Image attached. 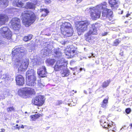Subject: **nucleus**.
I'll list each match as a JSON object with an SVG mask.
<instances>
[{
    "mask_svg": "<svg viewBox=\"0 0 132 132\" xmlns=\"http://www.w3.org/2000/svg\"><path fill=\"white\" fill-rule=\"evenodd\" d=\"M106 3L104 2L98 5L96 7L87 8L85 10V12L88 11L90 13L91 18L93 20H96L100 17L101 12L100 10H103L102 17L103 19L109 17H112V11L111 10L106 8Z\"/></svg>",
    "mask_w": 132,
    "mask_h": 132,
    "instance_id": "nucleus-1",
    "label": "nucleus"
},
{
    "mask_svg": "<svg viewBox=\"0 0 132 132\" xmlns=\"http://www.w3.org/2000/svg\"><path fill=\"white\" fill-rule=\"evenodd\" d=\"M36 18V16L32 11H25L22 13V21L26 27H28L32 23Z\"/></svg>",
    "mask_w": 132,
    "mask_h": 132,
    "instance_id": "nucleus-2",
    "label": "nucleus"
},
{
    "mask_svg": "<svg viewBox=\"0 0 132 132\" xmlns=\"http://www.w3.org/2000/svg\"><path fill=\"white\" fill-rule=\"evenodd\" d=\"M0 33L2 37H0V46H1L4 45L7 41L11 39L12 35L11 31L7 27L1 28Z\"/></svg>",
    "mask_w": 132,
    "mask_h": 132,
    "instance_id": "nucleus-3",
    "label": "nucleus"
},
{
    "mask_svg": "<svg viewBox=\"0 0 132 132\" xmlns=\"http://www.w3.org/2000/svg\"><path fill=\"white\" fill-rule=\"evenodd\" d=\"M14 50L12 51V56L15 58L16 61L19 62L22 57L26 55L27 50L26 49L21 46L15 47Z\"/></svg>",
    "mask_w": 132,
    "mask_h": 132,
    "instance_id": "nucleus-4",
    "label": "nucleus"
},
{
    "mask_svg": "<svg viewBox=\"0 0 132 132\" xmlns=\"http://www.w3.org/2000/svg\"><path fill=\"white\" fill-rule=\"evenodd\" d=\"M34 92L33 89L30 87H25L19 89L18 91V94L21 97L26 98L29 97L34 94Z\"/></svg>",
    "mask_w": 132,
    "mask_h": 132,
    "instance_id": "nucleus-5",
    "label": "nucleus"
},
{
    "mask_svg": "<svg viewBox=\"0 0 132 132\" xmlns=\"http://www.w3.org/2000/svg\"><path fill=\"white\" fill-rule=\"evenodd\" d=\"M96 24H93L91 25L89 31L85 35V38L86 40L90 43L92 42V35L97 34V30Z\"/></svg>",
    "mask_w": 132,
    "mask_h": 132,
    "instance_id": "nucleus-6",
    "label": "nucleus"
},
{
    "mask_svg": "<svg viewBox=\"0 0 132 132\" xmlns=\"http://www.w3.org/2000/svg\"><path fill=\"white\" fill-rule=\"evenodd\" d=\"M88 24L86 21H81L78 23V26L77 27V30L78 34L80 35L87 28V26Z\"/></svg>",
    "mask_w": 132,
    "mask_h": 132,
    "instance_id": "nucleus-7",
    "label": "nucleus"
},
{
    "mask_svg": "<svg viewBox=\"0 0 132 132\" xmlns=\"http://www.w3.org/2000/svg\"><path fill=\"white\" fill-rule=\"evenodd\" d=\"M78 52L77 51L76 48L73 46H71L68 48L67 53L66 54L68 55V58H73L74 56H78Z\"/></svg>",
    "mask_w": 132,
    "mask_h": 132,
    "instance_id": "nucleus-8",
    "label": "nucleus"
},
{
    "mask_svg": "<svg viewBox=\"0 0 132 132\" xmlns=\"http://www.w3.org/2000/svg\"><path fill=\"white\" fill-rule=\"evenodd\" d=\"M20 20L17 18H13L11 22L12 27L14 30H18L20 28Z\"/></svg>",
    "mask_w": 132,
    "mask_h": 132,
    "instance_id": "nucleus-9",
    "label": "nucleus"
},
{
    "mask_svg": "<svg viewBox=\"0 0 132 132\" xmlns=\"http://www.w3.org/2000/svg\"><path fill=\"white\" fill-rule=\"evenodd\" d=\"M36 74L30 75L29 76L26 77V84L28 86H34L36 85L35 81L36 80Z\"/></svg>",
    "mask_w": 132,
    "mask_h": 132,
    "instance_id": "nucleus-10",
    "label": "nucleus"
},
{
    "mask_svg": "<svg viewBox=\"0 0 132 132\" xmlns=\"http://www.w3.org/2000/svg\"><path fill=\"white\" fill-rule=\"evenodd\" d=\"M44 97L42 95L37 96L34 99H33L32 103L35 105L41 106L44 102Z\"/></svg>",
    "mask_w": 132,
    "mask_h": 132,
    "instance_id": "nucleus-11",
    "label": "nucleus"
},
{
    "mask_svg": "<svg viewBox=\"0 0 132 132\" xmlns=\"http://www.w3.org/2000/svg\"><path fill=\"white\" fill-rule=\"evenodd\" d=\"M47 73L46 68L44 66H42L38 69L37 74L40 77H46Z\"/></svg>",
    "mask_w": 132,
    "mask_h": 132,
    "instance_id": "nucleus-12",
    "label": "nucleus"
},
{
    "mask_svg": "<svg viewBox=\"0 0 132 132\" xmlns=\"http://www.w3.org/2000/svg\"><path fill=\"white\" fill-rule=\"evenodd\" d=\"M61 32L65 37H69L72 35L73 31L72 28H65V29L63 30V31H61Z\"/></svg>",
    "mask_w": 132,
    "mask_h": 132,
    "instance_id": "nucleus-13",
    "label": "nucleus"
},
{
    "mask_svg": "<svg viewBox=\"0 0 132 132\" xmlns=\"http://www.w3.org/2000/svg\"><path fill=\"white\" fill-rule=\"evenodd\" d=\"M49 43L48 42H46L45 43V46H46L43 48V49L41 51V54L44 56V57L49 55V53L51 52L50 50L47 47Z\"/></svg>",
    "mask_w": 132,
    "mask_h": 132,
    "instance_id": "nucleus-14",
    "label": "nucleus"
},
{
    "mask_svg": "<svg viewBox=\"0 0 132 132\" xmlns=\"http://www.w3.org/2000/svg\"><path fill=\"white\" fill-rule=\"evenodd\" d=\"M16 84L19 86L23 85L24 84L25 80L23 77L21 75H17L15 77Z\"/></svg>",
    "mask_w": 132,
    "mask_h": 132,
    "instance_id": "nucleus-15",
    "label": "nucleus"
},
{
    "mask_svg": "<svg viewBox=\"0 0 132 132\" xmlns=\"http://www.w3.org/2000/svg\"><path fill=\"white\" fill-rule=\"evenodd\" d=\"M52 52L54 53L55 57L56 59H59L62 56L61 49L60 48H55L52 51Z\"/></svg>",
    "mask_w": 132,
    "mask_h": 132,
    "instance_id": "nucleus-16",
    "label": "nucleus"
},
{
    "mask_svg": "<svg viewBox=\"0 0 132 132\" xmlns=\"http://www.w3.org/2000/svg\"><path fill=\"white\" fill-rule=\"evenodd\" d=\"M40 12H42V14L40 16L41 19H40V21H42L44 19V18L47 16L49 13L48 10L47 9H41Z\"/></svg>",
    "mask_w": 132,
    "mask_h": 132,
    "instance_id": "nucleus-17",
    "label": "nucleus"
},
{
    "mask_svg": "<svg viewBox=\"0 0 132 132\" xmlns=\"http://www.w3.org/2000/svg\"><path fill=\"white\" fill-rule=\"evenodd\" d=\"M40 12H42V14L40 16L41 19H40V21H42L44 19V18L47 16L49 13L48 10L47 9H41Z\"/></svg>",
    "mask_w": 132,
    "mask_h": 132,
    "instance_id": "nucleus-18",
    "label": "nucleus"
},
{
    "mask_svg": "<svg viewBox=\"0 0 132 132\" xmlns=\"http://www.w3.org/2000/svg\"><path fill=\"white\" fill-rule=\"evenodd\" d=\"M60 73L62 77H66L70 75V72L69 70L64 67L61 70Z\"/></svg>",
    "mask_w": 132,
    "mask_h": 132,
    "instance_id": "nucleus-19",
    "label": "nucleus"
},
{
    "mask_svg": "<svg viewBox=\"0 0 132 132\" xmlns=\"http://www.w3.org/2000/svg\"><path fill=\"white\" fill-rule=\"evenodd\" d=\"M29 63L28 62H24V63L21 64L19 68L18 69V71L19 72L24 71L27 68Z\"/></svg>",
    "mask_w": 132,
    "mask_h": 132,
    "instance_id": "nucleus-20",
    "label": "nucleus"
},
{
    "mask_svg": "<svg viewBox=\"0 0 132 132\" xmlns=\"http://www.w3.org/2000/svg\"><path fill=\"white\" fill-rule=\"evenodd\" d=\"M25 7L27 9L34 10L36 8L35 4L32 2H29L26 3Z\"/></svg>",
    "mask_w": 132,
    "mask_h": 132,
    "instance_id": "nucleus-21",
    "label": "nucleus"
},
{
    "mask_svg": "<svg viewBox=\"0 0 132 132\" xmlns=\"http://www.w3.org/2000/svg\"><path fill=\"white\" fill-rule=\"evenodd\" d=\"M9 18L7 16L5 15L0 14V25L5 24V21H7Z\"/></svg>",
    "mask_w": 132,
    "mask_h": 132,
    "instance_id": "nucleus-22",
    "label": "nucleus"
},
{
    "mask_svg": "<svg viewBox=\"0 0 132 132\" xmlns=\"http://www.w3.org/2000/svg\"><path fill=\"white\" fill-rule=\"evenodd\" d=\"M71 25L70 23L68 22H65L64 23H63L61 27V31H62L65 29L66 28H72L71 27Z\"/></svg>",
    "mask_w": 132,
    "mask_h": 132,
    "instance_id": "nucleus-23",
    "label": "nucleus"
},
{
    "mask_svg": "<svg viewBox=\"0 0 132 132\" xmlns=\"http://www.w3.org/2000/svg\"><path fill=\"white\" fill-rule=\"evenodd\" d=\"M58 63V62H56L53 67L54 70L56 71L60 70L64 68L62 65Z\"/></svg>",
    "mask_w": 132,
    "mask_h": 132,
    "instance_id": "nucleus-24",
    "label": "nucleus"
},
{
    "mask_svg": "<svg viewBox=\"0 0 132 132\" xmlns=\"http://www.w3.org/2000/svg\"><path fill=\"white\" fill-rule=\"evenodd\" d=\"M108 2L109 5L112 7H116V5L119 2V0H108Z\"/></svg>",
    "mask_w": 132,
    "mask_h": 132,
    "instance_id": "nucleus-25",
    "label": "nucleus"
},
{
    "mask_svg": "<svg viewBox=\"0 0 132 132\" xmlns=\"http://www.w3.org/2000/svg\"><path fill=\"white\" fill-rule=\"evenodd\" d=\"M56 61L54 59L48 58L46 60L45 62L48 65H53Z\"/></svg>",
    "mask_w": 132,
    "mask_h": 132,
    "instance_id": "nucleus-26",
    "label": "nucleus"
},
{
    "mask_svg": "<svg viewBox=\"0 0 132 132\" xmlns=\"http://www.w3.org/2000/svg\"><path fill=\"white\" fill-rule=\"evenodd\" d=\"M11 77L8 75L6 73L2 75L1 77V78L4 81L7 82V81H9L11 79Z\"/></svg>",
    "mask_w": 132,
    "mask_h": 132,
    "instance_id": "nucleus-27",
    "label": "nucleus"
},
{
    "mask_svg": "<svg viewBox=\"0 0 132 132\" xmlns=\"http://www.w3.org/2000/svg\"><path fill=\"white\" fill-rule=\"evenodd\" d=\"M12 4L13 6H17L18 7H21L22 6V3L21 1H19V0H16L14 1Z\"/></svg>",
    "mask_w": 132,
    "mask_h": 132,
    "instance_id": "nucleus-28",
    "label": "nucleus"
},
{
    "mask_svg": "<svg viewBox=\"0 0 132 132\" xmlns=\"http://www.w3.org/2000/svg\"><path fill=\"white\" fill-rule=\"evenodd\" d=\"M34 70L32 69H29L28 70L27 72H26V77H28L32 75L36 74Z\"/></svg>",
    "mask_w": 132,
    "mask_h": 132,
    "instance_id": "nucleus-29",
    "label": "nucleus"
},
{
    "mask_svg": "<svg viewBox=\"0 0 132 132\" xmlns=\"http://www.w3.org/2000/svg\"><path fill=\"white\" fill-rule=\"evenodd\" d=\"M56 62H58V63L62 65L64 68L67 65V63L65 62L64 59L63 58H62Z\"/></svg>",
    "mask_w": 132,
    "mask_h": 132,
    "instance_id": "nucleus-30",
    "label": "nucleus"
},
{
    "mask_svg": "<svg viewBox=\"0 0 132 132\" xmlns=\"http://www.w3.org/2000/svg\"><path fill=\"white\" fill-rule=\"evenodd\" d=\"M8 0H0V6L3 5V6L6 7L8 4Z\"/></svg>",
    "mask_w": 132,
    "mask_h": 132,
    "instance_id": "nucleus-31",
    "label": "nucleus"
},
{
    "mask_svg": "<svg viewBox=\"0 0 132 132\" xmlns=\"http://www.w3.org/2000/svg\"><path fill=\"white\" fill-rule=\"evenodd\" d=\"M108 103V99L105 98L104 99L102 102L101 107L103 108H105L107 106V104Z\"/></svg>",
    "mask_w": 132,
    "mask_h": 132,
    "instance_id": "nucleus-32",
    "label": "nucleus"
},
{
    "mask_svg": "<svg viewBox=\"0 0 132 132\" xmlns=\"http://www.w3.org/2000/svg\"><path fill=\"white\" fill-rule=\"evenodd\" d=\"M41 116V115L40 114L38 113L31 115L30 116V117L32 121H35L36 119L40 117Z\"/></svg>",
    "mask_w": 132,
    "mask_h": 132,
    "instance_id": "nucleus-33",
    "label": "nucleus"
},
{
    "mask_svg": "<svg viewBox=\"0 0 132 132\" xmlns=\"http://www.w3.org/2000/svg\"><path fill=\"white\" fill-rule=\"evenodd\" d=\"M32 35L31 34H29L27 36H24L23 38V40L25 42H27L30 40L32 38Z\"/></svg>",
    "mask_w": 132,
    "mask_h": 132,
    "instance_id": "nucleus-34",
    "label": "nucleus"
},
{
    "mask_svg": "<svg viewBox=\"0 0 132 132\" xmlns=\"http://www.w3.org/2000/svg\"><path fill=\"white\" fill-rule=\"evenodd\" d=\"M110 81L109 80H107L104 82L102 85V87L103 88H106L109 85Z\"/></svg>",
    "mask_w": 132,
    "mask_h": 132,
    "instance_id": "nucleus-35",
    "label": "nucleus"
},
{
    "mask_svg": "<svg viewBox=\"0 0 132 132\" xmlns=\"http://www.w3.org/2000/svg\"><path fill=\"white\" fill-rule=\"evenodd\" d=\"M115 127V126L113 125V124L109 123L108 129H110V130H111L113 131H115V130L116 129Z\"/></svg>",
    "mask_w": 132,
    "mask_h": 132,
    "instance_id": "nucleus-36",
    "label": "nucleus"
},
{
    "mask_svg": "<svg viewBox=\"0 0 132 132\" xmlns=\"http://www.w3.org/2000/svg\"><path fill=\"white\" fill-rule=\"evenodd\" d=\"M109 123H108L106 122V121L104 122L103 123L102 122L101 123V125L102 126V127L105 128H108L109 126Z\"/></svg>",
    "mask_w": 132,
    "mask_h": 132,
    "instance_id": "nucleus-37",
    "label": "nucleus"
},
{
    "mask_svg": "<svg viewBox=\"0 0 132 132\" xmlns=\"http://www.w3.org/2000/svg\"><path fill=\"white\" fill-rule=\"evenodd\" d=\"M120 42L121 41L118 39H116L113 42V45L117 46Z\"/></svg>",
    "mask_w": 132,
    "mask_h": 132,
    "instance_id": "nucleus-38",
    "label": "nucleus"
},
{
    "mask_svg": "<svg viewBox=\"0 0 132 132\" xmlns=\"http://www.w3.org/2000/svg\"><path fill=\"white\" fill-rule=\"evenodd\" d=\"M69 101L71 102L70 103H68V105L70 106H74L75 105L76 103V101H75V102L73 101V100H72L71 99H70L69 100Z\"/></svg>",
    "mask_w": 132,
    "mask_h": 132,
    "instance_id": "nucleus-39",
    "label": "nucleus"
},
{
    "mask_svg": "<svg viewBox=\"0 0 132 132\" xmlns=\"http://www.w3.org/2000/svg\"><path fill=\"white\" fill-rule=\"evenodd\" d=\"M107 120V118L104 116H102L101 117V119L100 120V122L101 124V123L102 122L103 123H104V122L105 121V120Z\"/></svg>",
    "mask_w": 132,
    "mask_h": 132,
    "instance_id": "nucleus-40",
    "label": "nucleus"
},
{
    "mask_svg": "<svg viewBox=\"0 0 132 132\" xmlns=\"http://www.w3.org/2000/svg\"><path fill=\"white\" fill-rule=\"evenodd\" d=\"M14 109L13 106L8 108L7 109V111L9 112L14 111Z\"/></svg>",
    "mask_w": 132,
    "mask_h": 132,
    "instance_id": "nucleus-41",
    "label": "nucleus"
},
{
    "mask_svg": "<svg viewBox=\"0 0 132 132\" xmlns=\"http://www.w3.org/2000/svg\"><path fill=\"white\" fill-rule=\"evenodd\" d=\"M63 103V102L62 100H58L56 101L55 103L56 105H60L62 104Z\"/></svg>",
    "mask_w": 132,
    "mask_h": 132,
    "instance_id": "nucleus-42",
    "label": "nucleus"
},
{
    "mask_svg": "<svg viewBox=\"0 0 132 132\" xmlns=\"http://www.w3.org/2000/svg\"><path fill=\"white\" fill-rule=\"evenodd\" d=\"M131 111V109L130 108H126L125 110V112L127 114L130 113Z\"/></svg>",
    "mask_w": 132,
    "mask_h": 132,
    "instance_id": "nucleus-43",
    "label": "nucleus"
},
{
    "mask_svg": "<svg viewBox=\"0 0 132 132\" xmlns=\"http://www.w3.org/2000/svg\"><path fill=\"white\" fill-rule=\"evenodd\" d=\"M60 43L63 45H64L67 43V41L66 40H63L60 42Z\"/></svg>",
    "mask_w": 132,
    "mask_h": 132,
    "instance_id": "nucleus-44",
    "label": "nucleus"
},
{
    "mask_svg": "<svg viewBox=\"0 0 132 132\" xmlns=\"http://www.w3.org/2000/svg\"><path fill=\"white\" fill-rule=\"evenodd\" d=\"M85 71V70L84 69L82 68H80L79 69V72H81L82 71Z\"/></svg>",
    "mask_w": 132,
    "mask_h": 132,
    "instance_id": "nucleus-45",
    "label": "nucleus"
},
{
    "mask_svg": "<svg viewBox=\"0 0 132 132\" xmlns=\"http://www.w3.org/2000/svg\"><path fill=\"white\" fill-rule=\"evenodd\" d=\"M16 127L15 128V129H18V130L20 129V127L19 126V125L18 124L16 125Z\"/></svg>",
    "mask_w": 132,
    "mask_h": 132,
    "instance_id": "nucleus-46",
    "label": "nucleus"
},
{
    "mask_svg": "<svg viewBox=\"0 0 132 132\" xmlns=\"http://www.w3.org/2000/svg\"><path fill=\"white\" fill-rule=\"evenodd\" d=\"M108 34V32H104V33H103L102 34V35L103 36H105L107 35Z\"/></svg>",
    "mask_w": 132,
    "mask_h": 132,
    "instance_id": "nucleus-47",
    "label": "nucleus"
},
{
    "mask_svg": "<svg viewBox=\"0 0 132 132\" xmlns=\"http://www.w3.org/2000/svg\"><path fill=\"white\" fill-rule=\"evenodd\" d=\"M88 91H89V94H91L92 93V92L91 90V89L90 88H89L88 89Z\"/></svg>",
    "mask_w": 132,
    "mask_h": 132,
    "instance_id": "nucleus-48",
    "label": "nucleus"
},
{
    "mask_svg": "<svg viewBox=\"0 0 132 132\" xmlns=\"http://www.w3.org/2000/svg\"><path fill=\"white\" fill-rule=\"evenodd\" d=\"M94 54L92 53L91 54V56H90V57H95V55H94Z\"/></svg>",
    "mask_w": 132,
    "mask_h": 132,
    "instance_id": "nucleus-49",
    "label": "nucleus"
},
{
    "mask_svg": "<svg viewBox=\"0 0 132 132\" xmlns=\"http://www.w3.org/2000/svg\"><path fill=\"white\" fill-rule=\"evenodd\" d=\"M5 129H1V131H0V132H5Z\"/></svg>",
    "mask_w": 132,
    "mask_h": 132,
    "instance_id": "nucleus-50",
    "label": "nucleus"
},
{
    "mask_svg": "<svg viewBox=\"0 0 132 132\" xmlns=\"http://www.w3.org/2000/svg\"><path fill=\"white\" fill-rule=\"evenodd\" d=\"M20 128H24V126L23 125H22L20 127Z\"/></svg>",
    "mask_w": 132,
    "mask_h": 132,
    "instance_id": "nucleus-51",
    "label": "nucleus"
},
{
    "mask_svg": "<svg viewBox=\"0 0 132 132\" xmlns=\"http://www.w3.org/2000/svg\"><path fill=\"white\" fill-rule=\"evenodd\" d=\"M82 0H77V2L78 3L80 2Z\"/></svg>",
    "mask_w": 132,
    "mask_h": 132,
    "instance_id": "nucleus-52",
    "label": "nucleus"
},
{
    "mask_svg": "<svg viewBox=\"0 0 132 132\" xmlns=\"http://www.w3.org/2000/svg\"><path fill=\"white\" fill-rule=\"evenodd\" d=\"M120 55H121V56H123V52H121L119 54Z\"/></svg>",
    "mask_w": 132,
    "mask_h": 132,
    "instance_id": "nucleus-53",
    "label": "nucleus"
},
{
    "mask_svg": "<svg viewBox=\"0 0 132 132\" xmlns=\"http://www.w3.org/2000/svg\"><path fill=\"white\" fill-rule=\"evenodd\" d=\"M115 107V106H113L112 107V108H111L112 110H113L114 109Z\"/></svg>",
    "mask_w": 132,
    "mask_h": 132,
    "instance_id": "nucleus-54",
    "label": "nucleus"
},
{
    "mask_svg": "<svg viewBox=\"0 0 132 132\" xmlns=\"http://www.w3.org/2000/svg\"><path fill=\"white\" fill-rule=\"evenodd\" d=\"M78 73H77V72H73V75H76V74H78Z\"/></svg>",
    "mask_w": 132,
    "mask_h": 132,
    "instance_id": "nucleus-55",
    "label": "nucleus"
},
{
    "mask_svg": "<svg viewBox=\"0 0 132 132\" xmlns=\"http://www.w3.org/2000/svg\"><path fill=\"white\" fill-rule=\"evenodd\" d=\"M74 62H75L74 60H72L71 61V63H73Z\"/></svg>",
    "mask_w": 132,
    "mask_h": 132,
    "instance_id": "nucleus-56",
    "label": "nucleus"
},
{
    "mask_svg": "<svg viewBox=\"0 0 132 132\" xmlns=\"http://www.w3.org/2000/svg\"><path fill=\"white\" fill-rule=\"evenodd\" d=\"M129 126H130V128L132 129V123L130 124Z\"/></svg>",
    "mask_w": 132,
    "mask_h": 132,
    "instance_id": "nucleus-57",
    "label": "nucleus"
},
{
    "mask_svg": "<svg viewBox=\"0 0 132 132\" xmlns=\"http://www.w3.org/2000/svg\"><path fill=\"white\" fill-rule=\"evenodd\" d=\"M129 14H128L126 15V16L127 17H128L129 16Z\"/></svg>",
    "mask_w": 132,
    "mask_h": 132,
    "instance_id": "nucleus-58",
    "label": "nucleus"
},
{
    "mask_svg": "<svg viewBox=\"0 0 132 132\" xmlns=\"http://www.w3.org/2000/svg\"><path fill=\"white\" fill-rule=\"evenodd\" d=\"M65 111H68L69 110L68 108H65Z\"/></svg>",
    "mask_w": 132,
    "mask_h": 132,
    "instance_id": "nucleus-59",
    "label": "nucleus"
},
{
    "mask_svg": "<svg viewBox=\"0 0 132 132\" xmlns=\"http://www.w3.org/2000/svg\"><path fill=\"white\" fill-rule=\"evenodd\" d=\"M84 93L85 94H87V92L86 90H84Z\"/></svg>",
    "mask_w": 132,
    "mask_h": 132,
    "instance_id": "nucleus-60",
    "label": "nucleus"
},
{
    "mask_svg": "<svg viewBox=\"0 0 132 132\" xmlns=\"http://www.w3.org/2000/svg\"><path fill=\"white\" fill-rule=\"evenodd\" d=\"M100 90H99V89H98L96 90L95 92H98Z\"/></svg>",
    "mask_w": 132,
    "mask_h": 132,
    "instance_id": "nucleus-61",
    "label": "nucleus"
},
{
    "mask_svg": "<svg viewBox=\"0 0 132 132\" xmlns=\"http://www.w3.org/2000/svg\"><path fill=\"white\" fill-rule=\"evenodd\" d=\"M128 22V21H126L125 22V23H127Z\"/></svg>",
    "mask_w": 132,
    "mask_h": 132,
    "instance_id": "nucleus-62",
    "label": "nucleus"
},
{
    "mask_svg": "<svg viewBox=\"0 0 132 132\" xmlns=\"http://www.w3.org/2000/svg\"><path fill=\"white\" fill-rule=\"evenodd\" d=\"M123 13V11H121V13H120V14H122ZM119 14H120V13H119Z\"/></svg>",
    "mask_w": 132,
    "mask_h": 132,
    "instance_id": "nucleus-63",
    "label": "nucleus"
},
{
    "mask_svg": "<svg viewBox=\"0 0 132 132\" xmlns=\"http://www.w3.org/2000/svg\"><path fill=\"white\" fill-rule=\"evenodd\" d=\"M101 111H100L99 112V114H101Z\"/></svg>",
    "mask_w": 132,
    "mask_h": 132,
    "instance_id": "nucleus-64",
    "label": "nucleus"
}]
</instances>
